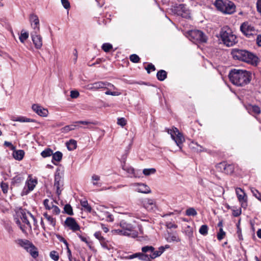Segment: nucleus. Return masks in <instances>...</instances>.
Here are the masks:
<instances>
[{"mask_svg": "<svg viewBox=\"0 0 261 261\" xmlns=\"http://www.w3.org/2000/svg\"><path fill=\"white\" fill-rule=\"evenodd\" d=\"M52 155H53L52 162L54 164H56L54 162V161L59 162V161H61V160L62 159V153L60 151H57L55 153H53Z\"/></svg>", "mask_w": 261, "mask_h": 261, "instance_id": "nucleus-33", "label": "nucleus"}, {"mask_svg": "<svg viewBox=\"0 0 261 261\" xmlns=\"http://www.w3.org/2000/svg\"><path fill=\"white\" fill-rule=\"evenodd\" d=\"M246 109L252 115H258L260 113V108L256 105H249L246 107Z\"/></svg>", "mask_w": 261, "mask_h": 261, "instance_id": "nucleus-23", "label": "nucleus"}, {"mask_svg": "<svg viewBox=\"0 0 261 261\" xmlns=\"http://www.w3.org/2000/svg\"><path fill=\"white\" fill-rule=\"evenodd\" d=\"M156 170L154 168L144 169L143 170V173L144 175L148 176L150 174H154Z\"/></svg>", "mask_w": 261, "mask_h": 261, "instance_id": "nucleus-44", "label": "nucleus"}, {"mask_svg": "<svg viewBox=\"0 0 261 261\" xmlns=\"http://www.w3.org/2000/svg\"><path fill=\"white\" fill-rule=\"evenodd\" d=\"M74 129V126L73 125H69L65 126V127L61 128V130L62 133H66L70 130H73Z\"/></svg>", "mask_w": 261, "mask_h": 261, "instance_id": "nucleus-47", "label": "nucleus"}, {"mask_svg": "<svg viewBox=\"0 0 261 261\" xmlns=\"http://www.w3.org/2000/svg\"><path fill=\"white\" fill-rule=\"evenodd\" d=\"M51 210V213L54 215H59L60 213V210L56 205H54V206L53 207L52 206Z\"/></svg>", "mask_w": 261, "mask_h": 261, "instance_id": "nucleus-55", "label": "nucleus"}, {"mask_svg": "<svg viewBox=\"0 0 261 261\" xmlns=\"http://www.w3.org/2000/svg\"><path fill=\"white\" fill-rule=\"evenodd\" d=\"M64 226L68 228L73 232L80 230V226L77 224L75 220L72 217H67L64 222Z\"/></svg>", "mask_w": 261, "mask_h": 261, "instance_id": "nucleus-13", "label": "nucleus"}, {"mask_svg": "<svg viewBox=\"0 0 261 261\" xmlns=\"http://www.w3.org/2000/svg\"><path fill=\"white\" fill-rule=\"evenodd\" d=\"M55 201L53 200H49L48 199H45L43 201V204L46 209L48 210H51L52 206H54V202Z\"/></svg>", "mask_w": 261, "mask_h": 261, "instance_id": "nucleus-31", "label": "nucleus"}, {"mask_svg": "<svg viewBox=\"0 0 261 261\" xmlns=\"http://www.w3.org/2000/svg\"><path fill=\"white\" fill-rule=\"evenodd\" d=\"M220 36L223 43L227 46H232L237 42L236 36L227 25L221 28Z\"/></svg>", "mask_w": 261, "mask_h": 261, "instance_id": "nucleus-3", "label": "nucleus"}, {"mask_svg": "<svg viewBox=\"0 0 261 261\" xmlns=\"http://www.w3.org/2000/svg\"><path fill=\"white\" fill-rule=\"evenodd\" d=\"M43 216L51 225L53 226H55L56 225V220L54 218L48 215L46 213H44Z\"/></svg>", "mask_w": 261, "mask_h": 261, "instance_id": "nucleus-34", "label": "nucleus"}, {"mask_svg": "<svg viewBox=\"0 0 261 261\" xmlns=\"http://www.w3.org/2000/svg\"><path fill=\"white\" fill-rule=\"evenodd\" d=\"M154 250V248L151 246H145L141 248L143 253L147 252H151L152 253V252Z\"/></svg>", "mask_w": 261, "mask_h": 261, "instance_id": "nucleus-39", "label": "nucleus"}, {"mask_svg": "<svg viewBox=\"0 0 261 261\" xmlns=\"http://www.w3.org/2000/svg\"><path fill=\"white\" fill-rule=\"evenodd\" d=\"M199 232L202 235H206L208 232V226L206 225H202L200 227Z\"/></svg>", "mask_w": 261, "mask_h": 261, "instance_id": "nucleus-38", "label": "nucleus"}, {"mask_svg": "<svg viewBox=\"0 0 261 261\" xmlns=\"http://www.w3.org/2000/svg\"><path fill=\"white\" fill-rule=\"evenodd\" d=\"M29 19L31 27L34 30L33 31H40L39 19L37 15L34 13L30 14Z\"/></svg>", "mask_w": 261, "mask_h": 261, "instance_id": "nucleus-19", "label": "nucleus"}, {"mask_svg": "<svg viewBox=\"0 0 261 261\" xmlns=\"http://www.w3.org/2000/svg\"><path fill=\"white\" fill-rule=\"evenodd\" d=\"M225 166H226L225 162H221V163L218 164L216 167L218 171L222 172H224V169H225Z\"/></svg>", "mask_w": 261, "mask_h": 261, "instance_id": "nucleus-46", "label": "nucleus"}, {"mask_svg": "<svg viewBox=\"0 0 261 261\" xmlns=\"http://www.w3.org/2000/svg\"><path fill=\"white\" fill-rule=\"evenodd\" d=\"M37 184V180L33 178L31 175H29L25 182V186L22 191V195H26L29 192L33 191Z\"/></svg>", "mask_w": 261, "mask_h": 261, "instance_id": "nucleus-11", "label": "nucleus"}, {"mask_svg": "<svg viewBox=\"0 0 261 261\" xmlns=\"http://www.w3.org/2000/svg\"><path fill=\"white\" fill-rule=\"evenodd\" d=\"M124 153L122 154L121 156V160L124 162L123 165H122V169L128 173V176L130 177H139L140 174L138 171H135V169L132 167L127 166L125 163V160L127 158V155L129 153V149L126 148L124 151Z\"/></svg>", "mask_w": 261, "mask_h": 261, "instance_id": "nucleus-7", "label": "nucleus"}, {"mask_svg": "<svg viewBox=\"0 0 261 261\" xmlns=\"http://www.w3.org/2000/svg\"><path fill=\"white\" fill-rule=\"evenodd\" d=\"M50 258L55 261H58L59 258V254L57 251H52L50 252Z\"/></svg>", "mask_w": 261, "mask_h": 261, "instance_id": "nucleus-43", "label": "nucleus"}, {"mask_svg": "<svg viewBox=\"0 0 261 261\" xmlns=\"http://www.w3.org/2000/svg\"><path fill=\"white\" fill-rule=\"evenodd\" d=\"M94 236L97 240H98L99 242L105 239L101 236V233L100 231L95 232Z\"/></svg>", "mask_w": 261, "mask_h": 261, "instance_id": "nucleus-56", "label": "nucleus"}, {"mask_svg": "<svg viewBox=\"0 0 261 261\" xmlns=\"http://www.w3.org/2000/svg\"><path fill=\"white\" fill-rule=\"evenodd\" d=\"M80 95L79 92L76 90H72L70 92V96L72 98H76Z\"/></svg>", "mask_w": 261, "mask_h": 261, "instance_id": "nucleus-60", "label": "nucleus"}, {"mask_svg": "<svg viewBox=\"0 0 261 261\" xmlns=\"http://www.w3.org/2000/svg\"><path fill=\"white\" fill-rule=\"evenodd\" d=\"M15 243L29 252L34 258L38 256V249L31 241L26 239H18L15 241Z\"/></svg>", "mask_w": 261, "mask_h": 261, "instance_id": "nucleus-5", "label": "nucleus"}, {"mask_svg": "<svg viewBox=\"0 0 261 261\" xmlns=\"http://www.w3.org/2000/svg\"><path fill=\"white\" fill-rule=\"evenodd\" d=\"M85 212L87 213H94L91 205L89 204L87 200L83 201V212Z\"/></svg>", "mask_w": 261, "mask_h": 261, "instance_id": "nucleus-28", "label": "nucleus"}, {"mask_svg": "<svg viewBox=\"0 0 261 261\" xmlns=\"http://www.w3.org/2000/svg\"><path fill=\"white\" fill-rule=\"evenodd\" d=\"M105 94L106 95H111L113 96H118L120 94V93L117 91H114V92H111L109 90L105 92Z\"/></svg>", "mask_w": 261, "mask_h": 261, "instance_id": "nucleus-61", "label": "nucleus"}, {"mask_svg": "<svg viewBox=\"0 0 261 261\" xmlns=\"http://www.w3.org/2000/svg\"><path fill=\"white\" fill-rule=\"evenodd\" d=\"M175 11L177 15L184 18H189L190 17V11L185 4H180L175 8Z\"/></svg>", "mask_w": 261, "mask_h": 261, "instance_id": "nucleus-14", "label": "nucleus"}, {"mask_svg": "<svg viewBox=\"0 0 261 261\" xmlns=\"http://www.w3.org/2000/svg\"><path fill=\"white\" fill-rule=\"evenodd\" d=\"M146 70L147 71L148 73L150 72V70L154 71L155 70V66L152 64H149L146 67Z\"/></svg>", "mask_w": 261, "mask_h": 261, "instance_id": "nucleus-59", "label": "nucleus"}, {"mask_svg": "<svg viewBox=\"0 0 261 261\" xmlns=\"http://www.w3.org/2000/svg\"><path fill=\"white\" fill-rule=\"evenodd\" d=\"M28 216L30 218L31 220L33 221L34 229H37L38 227V225L37 224V221L36 219V218L30 213H28Z\"/></svg>", "mask_w": 261, "mask_h": 261, "instance_id": "nucleus-52", "label": "nucleus"}, {"mask_svg": "<svg viewBox=\"0 0 261 261\" xmlns=\"http://www.w3.org/2000/svg\"><path fill=\"white\" fill-rule=\"evenodd\" d=\"M236 193L242 206L246 207L247 206V196L244 191L240 188H237Z\"/></svg>", "mask_w": 261, "mask_h": 261, "instance_id": "nucleus-16", "label": "nucleus"}, {"mask_svg": "<svg viewBox=\"0 0 261 261\" xmlns=\"http://www.w3.org/2000/svg\"><path fill=\"white\" fill-rule=\"evenodd\" d=\"M53 151L49 148H47V149L43 151L41 154L43 158H46L51 156L53 154Z\"/></svg>", "mask_w": 261, "mask_h": 261, "instance_id": "nucleus-40", "label": "nucleus"}, {"mask_svg": "<svg viewBox=\"0 0 261 261\" xmlns=\"http://www.w3.org/2000/svg\"><path fill=\"white\" fill-rule=\"evenodd\" d=\"M60 241H62L65 244V245L66 246L67 248V253H68V259H69V261H72L71 252V251L70 250V249H69V248L68 247V243H67V241L64 238H61V239H60Z\"/></svg>", "mask_w": 261, "mask_h": 261, "instance_id": "nucleus-41", "label": "nucleus"}, {"mask_svg": "<svg viewBox=\"0 0 261 261\" xmlns=\"http://www.w3.org/2000/svg\"><path fill=\"white\" fill-rule=\"evenodd\" d=\"M16 121L21 122H27L33 121V120L29 118H25L24 117H19L17 119H16Z\"/></svg>", "mask_w": 261, "mask_h": 261, "instance_id": "nucleus-54", "label": "nucleus"}, {"mask_svg": "<svg viewBox=\"0 0 261 261\" xmlns=\"http://www.w3.org/2000/svg\"><path fill=\"white\" fill-rule=\"evenodd\" d=\"M234 166L233 164H227L226 163L224 173L227 174H231L234 172Z\"/></svg>", "mask_w": 261, "mask_h": 261, "instance_id": "nucleus-32", "label": "nucleus"}, {"mask_svg": "<svg viewBox=\"0 0 261 261\" xmlns=\"http://www.w3.org/2000/svg\"><path fill=\"white\" fill-rule=\"evenodd\" d=\"M226 233L223 230L222 228H220L219 231L217 233V239L218 240H222L225 237Z\"/></svg>", "mask_w": 261, "mask_h": 261, "instance_id": "nucleus-45", "label": "nucleus"}, {"mask_svg": "<svg viewBox=\"0 0 261 261\" xmlns=\"http://www.w3.org/2000/svg\"><path fill=\"white\" fill-rule=\"evenodd\" d=\"M61 2L65 9H69L70 8V4L68 0H61Z\"/></svg>", "mask_w": 261, "mask_h": 261, "instance_id": "nucleus-53", "label": "nucleus"}, {"mask_svg": "<svg viewBox=\"0 0 261 261\" xmlns=\"http://www.w3.org/2000/svg\"><path fill=\"white\" fill-rule=\"evenodd\" d=\"M117 124L121 126H124L126 124V121L124 118H120L117 120Z\"/></svg>", "mask_w": 261, "mask_h": 261, "instance_id": "nucleus-57", "label": "nucleus"}, {"mask_svg": "<svg viewBox=\"0 0 261 261\" xmlns=\"http://www.w3.org/2000/svg\"><path fill=\"white\" fill-rule=\"evenodd\" d=\"M21 219L24 224L23 225H22L19 221H17V223L19 225V227L22 231L23 233H27L28 231H31L32 229L31 225L30 224L31 219L28 216V213L27 214H22Z\"/></svg>", "mask_w": 261, "mask_h": 261, "instance_id": "nucleus-12", "label": "nucleus"}, {"mask_svg": "<svg viewBox=\"0 0 261 261\" xmlns=\"http://www.w3.org/2000/svg\"><path fill=\"white\" fill-rule=\"evenodd\" d=\"M29 33L27 32H24L22 30L21 32L20 35L19 37V39L21 43H24V41L29 38Z\"/></svg>", "mask_w": 261, "mask_h": 261, "instance_id": "nucleus-36", "label": "nucleus"}, {"mask_svg": "<svg viewBox=\"0 0 261 261\" xmlns=\"http://www.w3.org/2000/svg\"><path fill=\"white\" fill-rule=\"evenodd\" d=\"M166 240L168 242H178L180 241V239L176 233H168Z\"/></svg>", "mask_w": 261, "mask_h": 261, "instance_id": "nucleus-27", "label": "nucleus"}, {"mask_svg": "<svg viewBox=\"0 0 261 261\" xmlns=\"http://www.w3.org/2000/svg\"><path fill=\"white\" fill-rule=\"evenodd\" d=\"M33 110L40 116L45 117L47 115L48 111L47 109L42 108L38 105L34 104L32 106Z\"/></svg>", "mask_w": 261, "mask_h": 261, "instance_id": "nucleus-21", "label": "nucleus"}, {"mask_svg": "<svg viewBox=\"0 0 261 261\" xmlns=\"http://www.w3.org/2000/svg\"><path fill=\"white\" fill-rule=\"evenodd\" d=\"M65 145L66 147H76V141L71 139L66 142Z\"/></svg>", "mask_w": 261, "mask_h": 261, "instance_id": "nucleus-49", "label": "nucleus"}, {"mask_svg": "<svg viewBox=\"0 0 261 261\" xmlns=\"http://www.w3.org/2000/svg\"><path fill=\"white\" fill-rule=\"evenodd\" d=\"M99 180L100 176L99 175L94 174L92 176V182L94 186L100 187L101 186V183L98 182Z\"/></svg>", "mask_w": 261, "mask_h": 261, "instance_id": "nucleus-35", "label": "nucleus"}, {"mask_svg": "<svg viewBox=\"0 0 261 261\" xmlns=\"http://www.w3.org/2000/svg\"><path fill=\"white\" fill-rule=\"evenodd\" d=\"M100 243L102 247L106 250H110L113 248L111 244L106 239L101 241Z\"/></svg>", "mask_w": 261, "mask_h": 261, "instance_id": "nucleus-30", "label": "nucleus"}, {"mask_svg": "<svg viewBox=\"0 0 261 261\" xmlns=\"http://www.w3.org/2000/svg\"><path fill=\"white\" fill-rule=\"evenodd\" d=\"M164 251L165 248L163 246L159 247L158 250H155L154 249L153 251L152 252V253L148 255L150 258V260L160 256L164 252Z\"/></svg>", "mask_w": 261, "mask_h": 261, "instance_id": "nucleus-25", "label": "nucleus"}, {"mask_svg": "<svg viewBox=\"0 0 261 261\" xmlns=\"http://www.w3.org/2000/svg\"><path fill=\"white\" fill-rule=\"evenodd\" d=\"M31 36L35 47L40 49L42 46V38L40 34V31H32Z\"/></svg>", "mask_w": 261, "mask_h": 261, "instance_id": "nucleus-15", "label": "nucleus"}, {"mask_svg": "<svg viewBox=\"0 0 261 261\" xmlns=\"http://www.w3.org/2000/svg\"><path fill=\"white\" fill-rule=\"evenodd\" d=\"M166 225L167 227L169 229H171L172 228H176L177 227V226L176 224L172 223L171 222H167L166 223Z\"/></svg>", "mask_w": 261, "mask_h": 261, "instance_id": "nucleus-63", "label": "nucleus"}, {"mask_svg": "<svg viewBox=\"0 0 261 261\" xmlns=\"http://www.w3.org/2000/svg\"><path fill=\"white\" fill-rule=\"evenodd\" d=\"M256 41L258 46H261V35H257Z\"/></svg>", "mask_w": 261, "mask_h": 261, "instance_id": "nucleus-64", "label": "nucleus"}, {"mask_svg": "<svg viewBox=\"0 0 261 261\" xmlns=\"http://www.w3.org/2000/svg\"><path fill=\"white\" fill-rule=\"evenodd\" d=\"M156 77L158 80L163 81L167 78V72L164 70H159L156 74Z\"/></svg>", "mask_w": 261, "mask_h": 261, "instance_id": "nucleus-29", "label": "nucleus"}, {"mask_svg": "<svg viewBox=\"0 0 261 261\" xmlns=\"http://www.w3.org/2000/svg\"><path fill=\"white\" fill-rule=\"evenodd\" d=\"M64 212L69 215H73L72 207L69 204H66L64 207Z\"/></svg>", "mask_w": 261, "mask_h": 261, "instance_id": "nucleus-37", "label": "nucleus"}, {"mask_svg": "<svg viewBox=\"0 0 261 261\" xmlns=\"http://www.w3.org/2000/svg\"><path fill=\"white\" fill-rule=\"evenodd\" d=\"M121 229H115L114 231L119 234L130 236L136 238L138 236V232L134 230V227L130 223H128L125 221H121L120 223Z\"/></svg>", "mask_w": 261, "mask_h": 261, "instance_id": "nucleus-6", "label": "nucleus"}, {"mask_svg": "<svg viewBox=\"0 0 261 261\" xmlns=\"http://www.w3.org/2000/svg\"><path fill=\"white\" fill-rule=\"evenodd\" d=\"M186 214L189 216H195L197 215V212L196 211V210L194 208L191 207L186 210Z\"/></svg>", "mask_w": 261, "mask_h": 261, "instance_id": "nucleus-42", "label": "nucleus"}, {"mask_svg": "<svg viewBox=\"0 0 261 261\" xmlns=\"http://www.w3.org/2000/svg\"><path fill=\"white\" fill-rule=\"evenodd\" d=\"M143 207L148 211H153L155 208V204L152 199H146L143 201Z\"/></svg>", "mask_w": 261, "mask_h": 261, "instance_id": "nucleus-22", "label": "nucleus"}, {"mask_svg": "<svg viewBox=\"0 0 261 261\" xmlns=\"http://www.w3.org/2000/svg\"><path fill=\"white\" fill-rule=\"evenodd\" d=\"M132 186L135 188L134 190L139 193H149L151 192L149 187L144 184L134 183Z\"/></svg>", "mask_w": 261, "mask_h": 261, "instance_id": "nucleus-17", "label": "nucleus"}, {"mask_svg": "<svg viewBox=\"0 0 261 261\" xmlns=\"http://www.w3.org/2000/svg\"><path fill=\"white\" fill-rule=\"evenodd\" d=\"M231 55L235 60L242 61L252 65H256L258 63V58L246 50L233 49L231 51Z\"/></svg>", "mask_w": 261, "mask_h": 261, "instance_id": "nucleus-2", "label": "nucleus"}, {"mask_svg": "<svg viewBox=\"0 0 261 261\" xmlns=\"http://www.w3.org/2000/svg\"><path fill=\"white\" fill-rule=\"evenodd\" d=\"M54 187L56 189V192L58 195L61 194V190H60V184L59 181H57V179H55L54 184Z\"/></svg>", "mask_w": 261, "mask_h": 261, "instance_id": "nucleus-50", "label": "nucleus"}, {"mask_svg": "<svg viewBox=\"0 0 261 261\" xmlns=\"http://www.w3.org/2000/svg\"><path fill=\"white\" fill-rule=\"evenodd\" d=\"M215 5L217 9L225 14H232L236 11V6L229 0H216Z\"/></svg>", "mask_w": 261, "mask_h": 261, "instance_id": "nucleus-4", "label": "nucleus"}, {"mask_svg": "<svg viewBox=\"0 0 261 261\" xmlns=\"http://www.w3.org/2000/svg\"><path fill=\"white\" fill-rule=\"evenodd\" d=\"M228 76L233 85L241 87L247 85L251 80V73L249 71L238 69L231 70Z\"/></svg>", "mask_w": 261, "mask_h": 261, "instance_id": "nucleus-1", "label": "nucleus"}, {"mask_svg": "<svg viewBox=\"0 0 261 261\" xmlns=\"http://www.w3.org/2000/svg\"><path fill=\"white\" fill-rule=\"evenodd\" d=\"M96 123L92 121H83V134L87 129L92 130L95 127Z\"/></svg>", "mask_w": 261, "mask_h": 261, "instance_id": "nucleus-26", "label": "nucleus"}, {"mask_svg": "<svg viewBox=\"0 0 261 261\" xmlns=\"http://www.w3.org/2000/svg\"><path fill=\"white\" fill-rule=\"evenodd\" d=\"M105 215L106 216L107 218V220L108 221L112 222L113 221V218L112 217V215L110 214L108 212H105Z\"/></svg>", "mask_w": 261, "mask_h": 261, "instance_id": "nucleus-62", "label": "nucleus"}, {"mask_svg": "<svg viewBox=\"0 0 261 261\" xmlns=\"http://www.w3.org/2000/svg\"><path fill=\"white\" fill-rule=\"evenodd\" d=\"M13 157L17 161H21L24 157V151L21 149H16V148H11Z\"/></svg>", "mask_w": 261, "mask_h": 261, "instance_id": "nucleus-20", "label": "nucleus"}, {"mask_svg": "<svg viewBox=\"0 0 261 261\" xmlns=\"http://www.w3.org/2000/svg\"><path fill=\"white\" fill-rule=\"evenodd\" d=\"M189 34L190 37V39L194 42L198 41L201 43H204L207 41L206 36L201 31L192 30L189 32Z\"/></svg>", "mask_w": 261, "mask_h": 261, "instance_id": "nucleus-9", "label": "nucleus"}, {"mask_svg": "<svg viewBox=\"0 0 261 261\" xmlns=\"http://www.w3.org/2000/svg\"><path fill=\"white\" fill-rule=\"evenodd\" d=\"M129 59L131 62L137 63L139 62L140 59L136 54H133L130 56Z\"/></svg>", "mask_w": 261, "mask_h": 261, "instance_id": "nucleus-48", "label": "nucleus"}, {"mask_svg": "<svg viewBox=\"0 0 261 261\" xmlns=\"http://www.w3.org/2000/svg\"><path fill=\"white\" fill-rule=\"evenodd\" d=\"M167 132L171 135L172 139L175 141L177 146L180 145L185 141L182 134L177 128L172 127L171 129H168Z\"/></svg>", "mask_w": 261, "mask_h": 261, "instance_id": "nucleus-10", "label": "nucleus"}, {"mask_svg": "<svg viewBox=\"0 0 261 261\" xmlns=\"http://www.w3.org/2000/svg\"><path fill=\"white\" fill-rule=\"evenodd\" d=\"M136 257H138L140 259L142 260H145V261H150V258L149 257V256L147 254H145L144 253H136L135 254H133L131 255H130L128 257L129 259H133Z\"/></svg>", "mask_w": 261, "mask_h": 261, "instance_id": "nucleus-24", "label": "nucleus"}, {"mask_svg": "<svg viewBox=\"0 0 261 261\" xmlns=\"http://www.w3.org/2000/svg\"><path fill=\"white\" fill-rule=\"evenodd\" d=\"M242 33L248 38H250L256 34L255 28L249 22H244L240 26Z\"/></svg>", "mask_w": 261, "mask_h": 261, "instance_id": "nucleus-8", "label": "nucleus"}, {"mask_svg": "<svg viewBox=\"0 0 261 261\" xmlns=\"http://www.w3.org/2000/svg\"><path fill=\"white\" fill-rule=\"evenodd\" d=\"M108 87H114V85L110 83L103 82H97L92 84L91 86H88V88L89 89L97 90L99 89L107 88Z\"/></svg>", "mask_w": 261, "mask_h": 261, "instance_id": "nucleus-18", "label": "nucleus"}, {"mask_svg": "<svg viewBox=\"0 0 261 261\" xmlns=\"http://www.w3.org/2000/svg\"><path fill=\"white\" fill-rule=\"evenodd\" d=\"M112 48V44L108 43H104L102 46V49L106 52H108Z\"/></svg>", "mask_w": 261, "mask_h": 261, "instance_id": "nucleus-51", "label": "nucleus"}, {"mask_svg": "<svg viewBox=\"0 0 261 261\" xmlns=\"http://www.w3.org/2000/svg\"><path fill=\"white\" fill-rule=\"evenodd\" d=\"M2 190L4 193L6 194L8 192V185L5 182H2L1 185Z\"/></svg>", "mask_w": 261, "mask_h": 261, "instance_id": "nucleus-58", "label": "nucleus"}]
</instances>
